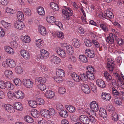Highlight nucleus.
Returning a JSON list of instances; mask_svg holds the SVG:
<instances>
[{"label": "nucleus", "mask_w": 124, "mask_h": 124, "mask_svg": "<svg viewBox=\"0 0 124 124\" xmlns=\"http://www.w3.org/2000/svg\"><path fill=\"white\" fill-rule=\"evenodd\" d=\"M14 26L16 29L19 30H23L25 27L24 23L19 20H17L14 22Z\"/></svg>", "instance_id": "f257e3e1"}, {"label": "nucleus", "mask_w": 124, "mask_h": 124, "mask_svg": "<svg viewBox=\"0 0 124 124\" xmlns=\"http://www.w3.org/2000/svg\"><path fill=\"white\" fill-rule=\"evenodd\" d=\"M23 82L25 86L27 88H30L33 86V83L30 79H23Z\"/></svg>", "instance_id": "f03ea898"}, {"label": "nucleus", "mask_w": 124, "mask_h": 124, "mask_svg": "<svg viewBox=\"0 0 124 124\" xmlns=\"http://www.w3.org/2000/svg\"><path fill=\"white\" fill-rule=\"evenodd\" d=\"M64 7L66 9L62 10V13L66 16L67 18L70 17L71 15L72 16L73 14V11L70 8H67L65 6Z\"/></svg>", "instance_id": "7ed1b4c3"}, {"label": "nucleus", "mask_w": 124, "mask_h": 124, "mask_svg": "<svg viewBox=\"0 0 124 124\" xmlns=\"http://www.w3.org/2000/svg\"><path fill=\"white\" fill-rule=\"evenodd\" d=\"M90 107L92 109V110L93 112L98 111L99 109L98 105L96 101H92L90 104Z\"/></svg>", "instance_id": "20e7f679"}, {"label": "nucleus", "mask_w": 124, "mask_h": 124, "mask_svg": "<svg viewBox=\"0 0 124 124\" xmlns=\"http://www.w3.org/2000/svg\"><path fill=\"white\" fill-rule=\"evenodd\" d=\"M85 54L90 58L93 57L95 55L94 50L92 49H86L85 51Z\"/></svg>", "instance_id": "39448f33"}, {"label": "nucleus", "mask_w": 124, "mask_h": 124, "mask_svg": "<svg viewBox=\"0 0 124 124\" xmlns=\"http://www.w3.org/2000/svg\"><path fill=\"white\" fill-rule=\"evenodd\" d=\"M50 60L53 64H58L61 62V60L59 57L54 55L50 57Z\"/></svg>", "instance_id": "423d86ee"}, {"label": "nucleus", "mask_w": 124, "mask_h": 124, "mask_svg": "<svg viewBox=\"0 0 124 124\" xmlns=\"http://www.w3.org/2000/svg\"><path fill=\"white\" fill-rule=\"evenodd\" d=\"M5 109L7 111L11 113H14L15 111L14 107L12 105L9 104H6L4 106Z\"/></svg>", "instance_id": "0eeeda50"}, {"label": "nucleus", "mask_w": 124, "mask_h": 124, "mask_svg": "<svg viewBox=\"0 0 124 124\" xmlns=\"http://www.w3.org/2000/svg\"><path fill=\"white\" fill-rule=\"evenodd\" d=\"M79 119L80 121L83 124H88L89 123V117L85 115L81 116Z\"/></svg>", "instance_id": "6e6552de"}, {"label": "nucleus", "mask_w": 124, "mask_h": 124, "mask_svg": "<svg viewBox=\"0 0 124 124\" xmlns=\"http://www.w3.org/2000/svg\"><path fill=\"white\" fill-rule=\"evenodd\" d=\"M56 51L57 53L61 56L63 58L65 57L66 54L63 49L58 47L56 48Z\"/></svg>", "instance_id": "1a4fd4ad"}, {"label": "nucleus", "mask_w": 124, "mask_h": 124, "mask_svg": "<svg viewBox=\"0 0 124 124\" xmlns=\"http://www.w3.org/2000/svg\"><path fill=\"white\" fill-rule=\"evenodd\" d=\"M41 54L39 55V57L41 59L46 58L49 56V54L46 50L42 49L40 51Z\"/></svg>", "instance_id": "9d476101"}, {"label": "nucleus", "mask_w": 124, "mask_h": 124, "mask_svg": "<svg viewBox=\"0 0 124 124\" xmlns=\"http://www.w3.org/2000/svg\"><path fill=\"white\" fill-rule=\"evenodd\" d=\"M40 113L42 116L47 118H50L48 110L45 109H41L40 111Z\"/></svg>", "instance_id": "9b49d317"}, {"label": "nucleus", "mask_w": 124, "mask_h": 124, "mask_svg": "<svg viewBox=\"0 0 124 124\" xmlns=\"http://www.w3.org/2000/svg\"><path fill=\"white\" fill-rule=\"evenodd\" d=\"M81 89L83 92L88 94L90 93V90L88 85L87 84H83L81 86Z\"/></svg>", "instance_id": "f8f14e48"}, {"label": "nucleus", "mask_w": 124, "mask_h": 124, "mask_svg": "<svg viewBox=\"0 0 124 124\" xmlns=\"http://www.w3.org/2000/svg\"><path fill=\"white\" fill-rule=\"evenodd\" d=\"M20 53L22 56L26 59H29L30 58V55L29 52L24 50H22Z\"/></svg>", "instance_id": "ddd939ff"}, {"label": "nucleus", "mask_w": 124, "mask_h": 124, "mask_svg": "<svg viewBox=\"0 0 124 124\" xmlns=\"http://www.w3.org/2000/svg\"><path fill=\"white\" fill-rule=\"evenodd\" d=\"M115 34H111L106 39L107 42L110 44H113L114 42V37H115Z\"/></svg>", "instance_id": "4468645a"}, {"label": "nucleus", "mask_w": 124, "mask_h": 124, "mask_svg": "<svg viewBox=\"0 0 124 124\" xmlns=\"http://www.w3.org/2000/svg\"><path fill=\"white\" fill-rule=\"evenodd\" d=\"M4 74L7 78L10 79L14 77V75L12 72L8 70H6L4 72Z\"/></svg>", "instance_id": "2eb2a0df"}, {"label": "nucleus", "mask_w": 124, "mask_h": 124, "mask_svg": "<svg viewBox=\"0 0 124 124\" xmlns=\"http://www.w3.org/2000/svg\"><path fill=\"white\" fill-rule=\"evenodd\" d=\"M72 44L75 47L78 48L80 45V40L78 39L74 38L72 40Z\"/></svg>", "instance_id": "dca6fc26"}, {"label": "nucleus", "mask_w": 124, "mask_h": 124, "mask_svg": "<svg viewBox=\"0 0 124 124\" xmlns=\"http://www.w3.org/2000/svg\"><path fill=\"white\" fill-rule=\"evenodd\" d=\"M99 114V115L103 118H106L107 116L106 110L102 108H100Z\"/></svg>", "instance_id": "f3484780"}, {"label": "nucleus", "mask_w": 124, "mask_h": 124, "mask_svg": "<svg viewBox=\"0 0 124 124\" xmlns=\"http://www.w3.org/2000/svg\"><path fill=\"white\" fill-rule=\"evenodd\" d=\"M16 93L15 96L16 98L17 99H22L24 98V95L23 92L21 91L18 90Z\"/></svg>", "instance_id": "a211bd4d"}, {"label": "nucleus", "mask_w": 124, "mask_h": 124, "mask_svg": "<svg viewBox=\"0 0 124 124\" xmlns=\"http://www.w3.org/2000/svg\"><path fill=\"white\" fill-rule=\"evenodd\" d=\"M54 92L50 90H48L46 93L45 96L47 98L49 99L52 98L54 95Z\"/></svg>", "instance_id": "6ab92c4d"}, {"label": "nucleus", "mask_w": 124, "mask_h": 124, "mask_svg": "<svg viewBox=\"0 0 124 124\" xmlns=\"http://www.w3.org/2000/svg\"><path fill=\"white\" fill-rule=\"evenodd\" d=\"M13 106L17 110L21 111L23 109V108L21 104L19 102L14 103Z\"/></svg>", "instance_id": "aec40b11"}, {"label": "nucleus", "mask_w": 124, "mask_h": 124, "mask_svg": "<svg viewBox=\"0 0 124 124\" xmlns=\"http://www.w3.org/2000/svg\"><path fill=\"white\" fill-rule=\"evenodd\" d=\"M101 97L103 100L108 101L110 99L111 96L109 94L103 93L102 94Z\"/></svg>", "instance_id": "412c9836"}, {"label": "nucleus", "mask_w": 124, "mask_h": 124, "mask_svg": "<svg viewBox=\"0 0 124 124\" xmlns=\"http://www.w3.org/2000/svg\"><path fill=\"white\" fill-rule=\"evenodd\" d=\"M96 83L99 87L103 88L106 86V85L103 81L100 79H98L96 81Z\"/></svg>", "instance_id": "4be33fe9"}, {"label": "nucleus", "mask_w": 124, "mask_h": 124, "mask_svg": "<svg viewBox=\"0 0 124 124\" xmlns=\"http://www.w3.org/2000/svg\"><path fill=\"white\" fill-rule=\"evenodd\" d=\"M71 76L73 80L76 82H79L80 80V77L74 72L71 73Z\"/></svg>", "instance_id": "5701e85b"}, {"label": "nucleus", "mask_w": 124, "mask_h": 124, "mask_svg": "<svg viewBox=\"0 0 124 124\" xmlns=\"http://www.w3.org/2000/svg\"><path fill=\"white\" fill-rule=\"evenodd\" d=\"M39 29V32L41 35L45 36L46 35V31L44 27L42 26H40Z\"/></svg>", "instance_id": "b1692460"}, {"label": "nucleus", "mask_w": 124, "mask_h": 124, "mask_svg": "<svg viewBox=\"0 0 124 124\" xmlns=\"http://www.w3.org/2000/svg\"><path fill=\"white\" fill-rule=\"evenodd\" d=\"M30 113L32 116L35 118H38L39 115V111L36 109L32 110Z\"/></svg>", "instance_id": "393cba45"}, {"label": "nucleus", "mask_w": 124, "mask_h": 124, "mask_svg": "<svg viewBox=\"0 0 124 124\" xmlns=\"http://www.w3.org/2000/svg\"><path fill=\"white\" fill-rule=\"evenodd\" d=\"M21 39L23 42L25 43H29L31 41L30 37L27 35L22 36L21 37Z\"/></svg>", "instance_id": "a878e982"}, {"label": "nucleus", "mask_w": 124, "mask_h": 124, "mask_svg": "<svg viewBox=\"0 0 124 124\" xmlns=\"http://www.w3.org/2000/svg\"><path fill=\"white\" fill-rule=\"evenodd\" d=\"M59 115L61 117L65 118L67 117L68 114L67 111L63 109L60 112Z\"/></svg>", "instance_id": "bb28decb"}, {"label": "nucleus", "mask_w": 124, "mask_h": 124, "mask_svg": "<svg viewBox=\"0 0 124 124\" xmlns=\"http://www.w3.org/2000/svg\"><path fill=\"white\" fill-rule=\"evenodd\" d=\"M8 66L10 68H13L16 66V62L13 59H8Z\"/></svg>", "instance_id": "cd10ccee"}, {"label": "nucleus", "mask_w": 124, "mask_h": 124, "mask_svg": "<svg viewBox=\"0 0 124 124\" xmlns=\"http://www.w3.org/2000/svg\"><path fill=\"white\" fill-rule=\"evenodd\" d=\"M79 58L80 61L82 62L86 63L88 62L87 58L84 55H80Z\"/></svg>", "instance_id": "c85d7f7f"}, {"label": "nucleus", "mask_w": 124, "mask_h": 124, "mask_svg": "<svg viewBox=\"0 0 124 124\" xmlns=\"http://www.w3.org/2000/svg\"><path fill=\"white\" fill-rule=\"evenodd\" d=\"M46 20L47 22L50 24L55 23V21L54 17L52 16H48Z\"/></svg>", "instance_id": "c756f323"}, {"label": "nucleus", "mask_w": 124, "mask_h": 124, "mask_svg": "<svg viewBox=\"0 0 124 124\" xmlns=\"http://www.w3.org/2000/svg\"><path fill=\"white\" fill-rule=\"evenodd\" d=\"M35 44L39 48L42 47L44 45V42L41 39L37 40Z\"/></svg>", "instance_id": "7c9ffc66"}, {"label": "nucleus", "mask_w": 124, "mask_h": 124, "mask_svg": "<svg viewBox=\"0 0 124 124\" xmlns=\"http://www.w3.org/2000/svg\"><path fill=\"white\" fill-rule=\"evenodd\" d=\"M56 74L58 76L63 77L65 76V72L64 71L61 69H58L57 71Z\"/></svg>", "instance_id": "2f4dec72"}, {"label": "nucleus", "mask_w": 124, "mask_h": 124, "mask_svg": "<svg viewBox=\"0 0 124 124\" xmlns=\"http://www.w3.org/2000/svg\"><path fill=\"white\" fill-rule=\"evenodd\" d=\"M4 48L5 51L8 53L13 54L14 53L13 49L10 47L5 46Z\"/></svg>", "instance_id": "473e14b6"}, {"label": "nucleus", "mask_w": 124, "mask_h": 124, "mask_svg": "<svg viewBox=\"0 0 124 124\" xmlns=\"http://www.w3.org/2000/svg\"><path fill=\"white\" fill-rule=\"evenodd\" d=\"M93 73V72H90L89 71H86V72L87 77L91 80H93L94 79V75Z\"/></svg>", "instance_id": "72a5a7b5"}, {"label": "nucleus", "mask_w": 124, "mask_h": 124, "mask_svg": "<svg viewBox=\"0 0 124 124\" xmlns=\"http://www.w3.org/2000/svg\"><path fill=\"white\" fill-rule=\"evenodd\" d=\"M17 17L18 20H23L24 19V15L22 12L18 11L17 13Z\"/></svg>", "instance_id": "f704fd0d"}, {"label": "nucleus", "mask_w": 124, "mask_h": 124, "mask_svg": "<svg viewBox=\"0 0 124 124\" xmlns=\"http://www.w3.org/2000/svg\"><path fill=\"white\" fill-rule=\"evenodd\" d=\"M6 87L9 90H13L14 88V85L11 83L9 82H7L6 83Z\"/></svg>", "instance_id": "c9c22d12"}, {"label": "nucleus", "mask_w": 124, "mask_h": 124, "mask_svg": "<svg viewBox=\"0 0 124 124\" xmlns=\"http://www.w3.org/2000/svg\"><path fill=\"white\" fill-rule=\"evenodd\" d=\"M36 81L41 83H45L46 81V78L44 77L37 78L36 79Z\"/></svg>", "instance_id": "e433bc0d"}, {"label": "nucleus", "mask_w": 124, "mask_h": 124, "mask_svg": "<svg viewBox=\"0 0 124 124\" xmlns=\"http://www.w3.org/2000/svg\"><path fill=\"white\" fill-rule=\"evenodd\" d=\"M50 6L51 8L55 11H57L59 9V8L58 5L53 2L50 4Z\"/></svg>", "instance_id": "4c0bfd02"}, {"label": "nucleus", "mask_w": 124, "mask_h": 124, "mask_svg": "<svg viewBox=\"0 0 124 124\" xmlns=\"http://www.w3.org/2000/svg\"><path fill=\"white\" fill-rule=\"evenodd\" d=\"M24 120L29 123H31L34 121V120L32 118L29 116H25L24 118Z\"/></svg>", "instance_id": "58836bf2"}, {"label": "nucleus", "mask_w": 124, "mask_h": 124, "mask_svg": "<svg viewBox=\"0 0 124 124\" xmlns=\"http://www.w3.org/2000/svg\"><path fill=\"white\" fill-rule=\"evenodd\" d=\"M1 23L5 28H10L11 25V24L6 22L4 20H2L1 21Z\"/></svg>", "instance_id": "ea45409f"}, {"label": "nucleus", "mask_w": 124, "mask_h": 124, "mask_svg": "<svg viewBox=\"0 0 124 124\" xmlns=\"http://www.w3.org/2000/svg\"><path fill=\"white\" fill-rule=\"evenodd\" d=\"M108 69L111 72H112L114 68L115 67V64H107Z\"/></svg>", "instance_id": "a19ab883"}, {"label": "nucleus", "mask_w": 124, "mask_h": 124, "mask_svg": "<svg viewBox=\"0 0 124 124\" xmlns=\"http://www.w3.org/2000/svg\"><path fill=\"white\" fill-rule=\"evenodd\" d=\"M23 11L25 14L27 16H29L31 15V10L28 8H24L23 9Z\"/></svg>", "instance_id": "79ce46f5"}, {"label": "nucleus", "mask_w": 124, "mask_h": 124, "mask_svg": "<svg viewBox=\"0 0 124 124\" xmlns=\"http://www.w3.org/2000/svg\"><path fill=\"white\" fill-rule=\"evenodd\" d=\"M65 107L69 112L71 113H73L75 110V108L72 106L66 105Z\"/></svg>", "instance_id": "37998d69"}, {"label": "nucleus", "mask_w": 124, "mask_h": 124, "mask_svg": "<svg viewBox=\"0 0 124 124\" xmlns=\"http://www.w3.org/2000/svg\"><path fill=\"white\" fill-rule=\"evenodd\" d=\"M15 71L17 73L21 74L23 73V70L20 66H17L15 68Z\"/></svg>", "instance_id": "c03bdc74"}, {"label": "nucleus", "mask_w": 124, "mask_h": 124, "mask_svg": "<svg viewBox=\"0 0 124 124\" xmlns=\"http://www.w3.org/2000/svg\"><path fill=\"white\" fill-rule=\"evenodd\" d=\"M104 74V77L108 81L111 80L112 78V77L107 71H105Z\"/></svg>", "instance_id": "a18cd8bd"}, {"label": "nucleus", "mask_w": 124, "mask_h": 124, "mask_svg": "<svg viewBox=\"0 0 124 124\" xmlns=\"http://www.w3.org/2000/svg\"><path fill=\"white\" fill-rule=\"evenodd\" d=\"M38 12L39 14L40 15H43L45 13L44 8L41 7H39L38 8Z\"/></svg>", "instance_id": "49530a36"}, {"label": "nucleus", "mask_w": 124, "mask_h": 124, "mask_svg": "<svg viewBox=\"0 0 124 124\" xmlns=\"http://www.w3.org/2000/svg\"><path fill=\"white\" fill-rule=\"evenodd\" d=\"M105 14L106 16L108 17L111 18H112L114 17L112 13L108 10H107L106 11Z\"/></svg>", "instance_id": "de8ad7c7"}, {"label": "nucleus", "mask_w": 124, "mask_h": 124, "mask_svg": "<svg viewBox=\"0 0 124 124\" xmlns=\"http://www.w3.org/2000/svg\"><path fill=\"white\" fill-rule=\"evenodd\" d=\"M29 105L31 107L35 108L37 106V101H28Z\"/></svg>", "instance_id": "09e8293b"}, {"label": "nucleus", "mask_w": 124, "mask_h": 124, "mask_svg": "<svg viewBox=\"0 0 124 124\" xmlns=\"http://www.w3.org/2000/svg\"><path fill=\"white\" fill-rule=\"evenodd\" d=\"M16 12L15 9H12L8 8H6V12L7 13L13 14L15 13Z\"/></svg>", "instance_id": "8fccbe9b"}, {"label": "nucleus", "mask_w": 124, "mask_h": 124, "mask_svg": "<svg viewBox=\"0 0 124 124\" xmlns=\"http://www.w3.org/2000/svg\"><path fill=\"white\" fill-rule=\"evenodd\" d=\"M87 78L86 75L81 73L80 75V79L83 81H87Z\"/></svg>", "instance_id": "3c124183"}, {"label": "nucleus", "mask_w": 124, "mask_h": 124, "mask_svg": "<svg viewBox=\"0 0 124 124\" xmlns=\"http://www.w3.org/2000/svg\"><path fill=\"white\" fill-rule=\"evenodd\" d=\"M86 46L90 47L92 45V41L88 39H85L84 40Z\"/></svg>", "instance_id": "603ef678"}, {"label": "nucleus", "mask_w": 124, "mask_h": 124, "mask_svg": "<svg viewBox=\"0 0 124 124\" xmlns=\"http://www.w3.org/2000/svg\"><path fill=\"white\" fill-rule=\"evenodd\" d=\"M112 120L115 121H116L118 120V115L115 112H114L112 114Z\"/></svg>", "instance_id": "864d4df0"}, {"label": "nucleus", "mask_w": 124, "mask_h": 124, "mask_svg": "<svg viewBox=\"0 0 124 124\" xmlns=\"http://www.w3.org/2000/svg\"><path fill=\"white\" fill-rule=\"evenodd\" d=\"M92 90L94 92L97 91V88L96 86L94 85L93 83H90L89 84Z\"/></svg>", "instance_id": "5fc2aeb1"}, {"label": "nucleus", "mask_w": 124, "mask_h": 124, "mask_svg": "<svg viewBox=\"0 0 124 124\" xmlns=\"http://www.w3.org/2000/svg\"><path fill=\"white\" fill-rule=\"evenodd\" d=\"M56 34L54 35H56L58 37L62 39L64 38V36L62 32L61 31H57L55 33Z\"/></svg>", "instance_id": "6e6d98bb"}, {"label": "nucleus", "mask_w": 124, "mask_h": 124, "mask_svg": "<svg viewBox=\"0 0 124 124\" xmlns=\"http://www.w3.org/2000/svg\"><path fill=\"white\" fill-rule=\"evenodd\" d=\"M62 77L60 76H56L54 78V80L57 82L60 83L62 82Z\"/></svg>", "instance_id": "4d7b16f0"}, {"label": "nucleus", "mask_w": 124, "mask_h": 124, "mask_svg": "<svg viewBox=\"0 0 124 124\" xmlns=\"http://www.w3.org/2000/svg\"><path fill=\"white\" fill-rule=\"evenodd\" d=\"M13 82L16 85L19 86L21 85V81L18 78L15 79L13 80Z\"/></svg>", "instance_id": "13d9d810"}, {"label": "nucleus", "mask_w": 124, "mask_h": 124, "mask_svg": "<svg viewBox=\"0 0 124 124\" xmlns=\"http://www.w3.org/2000/svg\"><path fill=\"white\" fill-rule=\"evenodd\" d=\"M38 88L41 91H44L46 89V86L44 84H40L38 85Z\"/></svg>", "instance_id": "bf43d9fd"}, {"label": "nucleus", "mask_w": 124, "mask_h": 124, "mask_svg": "<svg viewBox=\"0 0 124 124\" xmlns=\"http://www.w3.org/2000/svg\"><path fill=\"white\" fill-rule=\"evenodd\" d=\"M114 107H113L111 104L109 103V105L107 107V109L109 111H114Z\"/></svg>", "instance_id": "052dcab7"}, {"label": "nucleus", "mask_w": 124, "mask_h": 124, "mask_svg": "<svg viewBox=\"0 0 124 124\" xmlns=\"http://www.w3.org/2000/svg\"><path fill=\"white\" fill-rule=\"evenodd\" d=\"M117 42L120 46H122L124 44V41L121 38H119L117 39Z\"/></svg>", "instance_id": "680f3d73"}, {"label": "nucleus", "mask_w": 124, "mask_h": 124, "mask_svg": "<svg viewBox=\"0 0 124 124\" xmlns=\"http://www.w3.org/2000/svg\"><path fill=\"white\" fill-rule=\"evenodd\" d=\"M50 111H49V114L50 117L51 116H54L55 114V112L54 109L52 108H50Z\"/></svg>", "instance_id": "e2e57ef3"}, {"label": "nucleus", "mask_w": 124, "mask_h": 124, "mask_svg": "<svg viewBox=\"0 0 124 124\" xmlns=\"http://www.w3.org/2000/svg\"><path fill=\"white\" fill-rule=\"evenodd\" d=\"M6 83L3 81H0V88L4 89L6 88Z\"/></svg>", "instance_id": "0e129e2a"}, {"label": "nucleus", "mask_w": 124, "mask_h": 124, "mask_svg": "<svg viewBox=\"0 0 124 124\" xmlns=\"http://www.w3.org/2000/svg\"><path fill=\"white\" fill-rule=\"evenodd\" d=\"M8 96V98L12 100L14 97V93L11 91H10L7 93Z\"/></svg>", "instance_id": "69168bd1"}, {"label": "nucleus", "mask_w": 124, "mask_h": 124, "mask_svg": "<svg viewBox=\"0 0 124 124\" xmlns=\"http://www.w3.org/2000/svg\"><path fill=\"white\" fill-rule=\"evenodd\" d=\"M115 64L114 59L111 58L108 59L107 60V64Z\"/></svg>", "instance_id": "338daca9"}, {"label": "nucleus", "mask_w": 124, "mask_h": 124, "mask_svg": "<svg viewBox=\"0 0 124 124\" xmlns=\"http://www.w3.org/2000/svg\"><path fill=\"white\" fill-rule=\"evenodd\" d=\"M58 92L60 94H63L65 92V90L63 87H60L59 89Z\"/></svg>", "instance_id": "774afa93"}]
</instances>
